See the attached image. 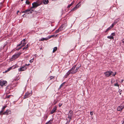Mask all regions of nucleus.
<instances>
[{
  "label": "nucleus",
  "instance_id": "obj_1",
  "mask_svg": "<svg viewBox=\"0 0 124 124\" xmlns=\"http://www.w3.org/2000/svg\"><path fill=\"white\" fill-rule=\"evenodd\" d=\"M33 11V10L32 9V8H31L30 9H27L25 11H23L22 13H25L27 14H30L32 13Z\"/></svg>",
  "mask_w": 124,
  "mask_h": 124
},
{
  "label": "nucleus",
  "instance_id": "obj_2",
  "mask_svg": "<svg viewBox=\"0 0 124 124\" xmlns=\"http://www.w3.org/2000/svg\"><path fill=\"white\" fill-rule=\"evenodd\" d=\"M21 54V53H19L17 54H15L13 55L11 57V60H13L17 58L18 57V56Z\"/></svg>",
  "mask_w": 124,
  "mask_h": 124
},
{
  "label": "nucleus",
  "instance_id": "obj_3",
  "mask_svg": "<svg viewBox=\"0 0 124 124\" xmlns=\"http://www.w3.org/2000/svg\"><path fill=\"white\" fill-rule=\"evenodd\" d=\"M7 84V82L5 81L0 80V85L1 86H6Z\"/></svg>",
  "mask_w": 124,
  "mask_h": 124
},
{
  "label": "nucleus",
  "instance_id": "obj_4",
  "mask_svg": "<svg viewBox=\"0 0 124 124\" xmlns=\"http://www.w3.org/2000/svg\"><path fill=\"white\" fill-rule=\"evenodd\" d=\"M113 73V72L111 71H108L104 73V74L106 77H108L111 74H112V73Z\"/></svg>",
  "mask_w": 124,
  "mask_h": 124
},
{
  "label": "nucleus",
  "instance_id": "obj_5",
  "mask_svg": "<svg viewBox=\"0 0 124 124\" xmlns=\"http://www.w3.org/2000/svg\"><path fill=\"white\" fill-rule=\"evenodd\" d=\"M73 114V112L71 110L70 111L69 113L68 114V118H70V121L71 120L72 117V115Z\"/></svg>",
  "mask_w": 124,
  "mask_h": 124
},
{
  "label": "nucleus",
  "instance_id": "obj_6",
  "mask_svg": "<svg viewBox=\"0 0 124 124\" xmlns=\"http://www.w3.org/2000/svg\"><path fill=\"white\" fill-rule=\"evenodd\" d=\"M26 40L25 39H23L21 42V43L20 44L18 45L17 46H20L21 44H22V46L20 48L22 47V46H24L26 44V43L25 42V41Z\"/></svg>",
  "mask_w": 124,
  "mask_h": 124
},
{
  "label": "nucleus",
  "instance_id": "obj_7",
  "mask_svg": "<svg viewBox=\"0 0 124 124\" xmlns=\"http://www.w3.org/2000/svg\"><path fill=\"white\" fill-rule=\"evenodd\" d=\"M66 26L67 25L66 24H64L62 25L59 28L60 29V31H61L62 30L64 29Z\"/></svg>",
  "mask_w": 124,
  "mask_h": 124
},
{
  "label": "nucleus",
  "instance_id": "obj_8",
  "mask_svg": "<svg viewBox=\"0 0 124 124\" xmlns=\"http://www.w3.org/2000/svg\"><path fill=\"white\" fill-rule=\"evenodd\" d=\"M32 6L31 7V8L33 9L39 6V4H38L36 2H34L32 4Z\"/></svg>",
  "mask_w": 124,
  "mask_h": 124
},
{
  "label": "nucleus",
  "instance_id": "obj_9",
  "mask_svg": "<svg viewBox=\"0 0 124 124\" xmlns=\"http://www.w3.org/2000/svg\"><path fill=\"white\" fill-rule=\"evenodd\" d=\"M115 35V33L113 32L111 33V35L110 36H107V38L109 39H112L113 40L114 39V37L113 36H114Z\"/></svg>",
  "mask_w": 124,
  "mask_h": 124
},
{
  "label": "nucleus",
  "instance_id": "obj_10",
  "mask_svg": "<svg viewBox=\"0 0 124 124\" xmlns=\"http://www.w3.org/2000/svg\"><path fill=\"white\" fill-rule=\"evenodd\" d=\"M124 105H121L120 106H118L117 108V110L119 111H121L123 108Z\"/></svg>",
  "mask_w": 124,
  "mask_h": 124
},
{
  "label": "nucleus",
  "instance_id": "obj_11",
  "mask_svg": "<svg viewBox=\"0 0 124 124\" xmlns=\"http://www.w3.org/2000/svg\"><path fill=\"white\" fill-rule=\"evenodd\" d=\"M80 3L79 2V3L77 4L73 8H72L71 10V11H74L75 10H76L78 8L79 6L80 5V4H79Z\"/></svg>",
  "mask_w": 124,
  "mask_h": 124
},
{
  "label": "nucleus",
  "instance_id": "obj_12",
  "mask_svg": "<svg viewBox=\"0 0 124 124\" xmlns=\"http://www.w3.org/2000/svg\"><path fill=\"white\" fill-rule=\"evenodd\" d=\"M27 69L26 68L25 66L19 69V71H22L26 70Z\"/></svg>",
  "mask_w": 124,
  "mask_h": 124
},
{
  "label": "nucleus",
  "instance_id": "obj_13",
  "mask_svg": "<svg viewBox=\"0 0 124 124\" xmlns=\"http://www.w3.org/2000/svg\"><path fill=\"white\" fill-rule=\"evenodd\" d=\"M72 72L73 71H71L70 70H69L67 73H66L65 76V78H67L69 75L71 73L73 74L74 73H72Z\"/></svg>",
  "mask_w": 124,
  "mask_h": 124
},
{
  "label": "nucleus",
  "instance_id": "obj_14",
  "mask_svg": "<svg viewBox=\"0 0 124 124\" xmlns=\"http://www.w3.org/2000/svg\"><path fill=\"white\" fill-rule=\"evenodd\" d=\"M11 112V111L9 110L8 109L3 114L4 115H8L9 114H10Z\"/></svg>",
  "mask_w": 124,
  "mask_h": 124
},
{
  "label": "nucleus",
  "instance_id": "obj_15",
  "mask_svg": "<svg viewBox=\"0 0 124 124\" xmlns=\"http://www.w3.org/2000/svg\"><path fill=\"white\" fill-rule=\"evenodd\" d=\"M57 107L56 106H54L51 112V114H52L55 112L57 109Z\"/></svg>",
  "mask_w": 124,
  "mask_h": 124
},
{
  "label": "nucleus",
  "instance_id": "obj_16",
  "mask_svg": "<svg viewBox=\"0 0 124 124\" xmlns=\"http://www.w3.org/2000/svg\"><path fill=\"white\" fill-rule=\"evenodd\" d=\"M81 66H80L79 67H77L76 68V70H75L73 71V72H72V73H73L75 74L78 71V70L79 69V68Z\"/></svg>",
  "mask_w": 124,
  "mask_h": 124
},
{
  "label": "nucleus",
  "instance_id": "obj_17",
  "mask_svg": "<svg viewBox=\"0 0 124 124\" xmlns=\"http://www.w3.org/2000/svg\"><path fill=\"white\" fill-rule=\"evenodd\" d=\"M76 65H75L70 70L71 71H73L75 70V69L76 68Z\"/></svg>",
  "mask_w": 124,
  "mask_h": 124
},
{
  "label": "nucleus",
  "instance_id": "obj_18",
  "mask_svg": "<svg viewBox=\"0 0 124 124\" xmlns=\"http://www.w3.org/2000/svg\"><path fill=\"white\" fill-rule=\"evenodd\" d=\"M35 2L38 4H39V6L41 5L42 3V1L40 0H38Z\"/></svg>",
  "mask_w": 124,
  "mask_h": 124
},
{
  "label": "nucleus",
  "instance_id": "obj_19",
  "mask_svg": "<svg viewBox=\"0 0 124 124\" xmlns=\"http://www.w3.org/2000/svg\"><path fill=\"white\" fill-rule=\"evenodd\" d=\"M53 122V120L51 119L49 120L48 122H47V124H51Z\"/></svg>",
  "mask_w": 124,
  "mask_h": 124
},
{
  "label": "nucleus",
  "instance_id": "obj_20",
  "mask_svg": "<svg viewBox=\"0 0 124 124\" xmlns=\"http://www.w3.org/2000/svg\"><path fill=\"white\" fill-rule=\"evenodd\" d=\"M57 47H54L53 48V53L55 52L57 50Z\"/></svg>",
  "mask_w": 124,
  "mask_h": 124
},
{
  "label": "nucleus",
  "instance_id": "obj_21",
  "mask_svg": "<svg viewBox=\"0 0 124 124\" xmlns=\"http://www.w3.org/2000/svg\"><path fill=\"white\" fill-rule=\"evenodd\" d=\"M65 82H64L60 86V87H59V89H60L61 88L63 85H64L65 84Z\"/></svg>",
  "mask_w": 124,
  "mask_h": 124
},
{
  "label": "nucleus",
  "instance_id": "obj_22",
  "mask_svg": "<svg viewBox=\"0 0 124 124\" xmlns=\"http://www.w3.org/2000/svg\"><path fill=\"white\" fill-rule=\"evenodd\" d=\"M25 94H26V95H27V96H28V97L29 96H31V94L28 92L26 93Z\"/></svg>",
  "mask_w": 124,
  "mask_h": 124
},
{
  "label": "nucleus",
  "instance_id": "obj_23",
  "mask_svg": "<svg viewBox=\"0 0 124 124\" xmlns=\"http://www.w3.org/2000/svg\"><path fill=\"white\" fill-rule=\"evenodd\" d=\"M42 3L44 4H46V0H43L42 1Z\"/></svg>",
  "mask_w": 124,
  "mask_h": 124
},
{
  "label": "nucleus",
  "instance_id": "obj_24",
  "mask_svg": "<svg viewBox=\"0 0 124 124\" xmlns=\"http://www.w3.org/2000/svg\"><path fill=\"white\" fill-rule=\"evenodd\" d=\"M60 31V29L59 28H58L57 30L56 31H55V33H57L58 32H59L60 31Z\"/></svg>",
  "mask_w": 124,
  "mask_h": 124
},
{
  "label": "nucleus",
  "instance_id": "obj_25",
  "mask_svg": "<svg viewBox=\"0 0 124 124\" xmlns=\"http://www.w3.org/2000/svg\"><path fill=\"white\" fill-rule=\"evenodd\" d=\"M74 2L73 1V2H72V3L71 4H70L68 5V7L69 8L72 5L74 4Z\"/></svg>",
  "mask_w": 124,
  "mask_h": 124
},
{
  "label": "nucleus",
  "instance_id": "obj_26",
  "mask_svg": "<svg viewBox=\"0 0 124 124\" xmlns=\"http://www.w3.org/2000/svg\"><path fill=\"white\" fill-rule=\"evenodd\" d=\"M12 69V67H10L7 70L5 71V72H6L9 71L10 70H11Z\"/></svg>",
  "mask_w": 124,
  "mask_h": 124
},
{
  "label": "nucleus",
  "instance_id": "obj_27",
  "mask_svg": "<svg viewBox=\"0 0 124 124\" xmlns=\"http://www.w3.org/2000/svg\"><path fill=\"white\" fill-rule=\"evenodd\" d=\"M112 28H111V27H109L108 28L107 30H106V31H105V32H107V31L110 30V29H111Z\"/></svg>",
  "mask_w": 124,
  "mask_h": 124
},
{
  "label": "nucleus",
  "instance_id": "obj_28",
  "mask_svg": "<svg viewBox=\"0 0 124 124\" xmlns=\"http://www.w3.org/2000/svg\"><path fill=\"white\" fill-rule=\"evenodd\" d=\"M46 40V38H43L41 39L40 40H39L40 41H42L44 40Z\"/></svg>",
  "mask_w": 124,
  "mask_h": 124
},
{
  "label": "nucleus",
  "instance_id": "obj_29",
  "mask_svg": "<svg viewBox=\"0 0 124 124\" xmlns=\"http://www.w3.org/2000/svg\"><path fill=\"white\" fill-rule=\"evenodd\" d=\"M51 38L52 37L54 38V37H56L57 36V35L55 36L54 35H51Z\"/></svg>",
  "mask_w": 124,
  "mask_h": 124
},
{
  "label": "nucleus",
  "instance_id": "obj_30",
  "mask_svg": "<svg viewBox=\"0 0 124 124\" xmlns=\"http://www.w3.org/2000/svg\"><path fill=\"white\" fill-rule=\"evenodd\" d=\"M114 85L115 86H117L118 87L119 86V85L117 83H116L114 84Z\"/></svg>",
  "mask_w": 124,
  "mask_h": 124
},
{
  "label": "nucleus",
  "instance_id": "obj_31",
  "mask_svg": "<svg viewBox=\"0 0 124 124\" xmlns=\"http://www.w3.org/2000/svg\"><path fill=\"white\" fill-rule=\"evenodd\" d=\"M116 72H115L114 73L113 72L112 73V74H111V75H112L113 76H114L116 74Z\"/></svg>",
  "mask_w": 124,
  "mask_h": 124
},
{
  "label": "nucleus",
  "instance_id": "obj_32",
  "mask_svg": "<svg viewBox=\"0 0 124 124\" xmlns=\"http://www.w3.org/2000/svg\"><path fill=\"white\" fill-rule=\"evenodd\" d=\"M33 60H34V58H33V59H31V60H30V61L29 62H30L31 63L33 62Z\"/></svg>",
  "mask_w": 124,
  "mask_h": 124
},
{
  "label": "nucleus",
  "instance_id": "obj_33",
  "mask_svg": "<svg viewBox=\"0 0 124 124\" xmlns=\"http://www.w3.org/2000/svg\"><path fill=\"white\" fill-rule=\"evenodd\" d=\"M28 97V96H27V95H26V94H25V95L24 96V99H25L26 98H27Z\"/></svg>",
  "mask_w": 124,
  "mask_h": 124
},
{
  "label": "nucleus",
  "instance_id": "obj_34",
  "mask_svg": "<svg viewBox=\"0 0 124 124\" xmlns=\"http://www.w3.org/2000/svg\"><path fill=\"white\" fill-rule=\"evenodd\" d=\"M28 97V96H27V95H26V94H25V95L24 96V99H25L26 98H27Z\"/></svg>",
  "mask_w": 124,
  "mask_h": 124
},
{
  "label": "nucleus",
  "instance_id": "obj_35",
  "mask_svg": "<svg viewBox=\"0 0 124 124\" xmlns=\"http://www.w3.org/2000/svg\"><path fill=\"white\" fill-rule=\"evenodd\" d=\"M25 2H26V4H29L30 3L29 2L28 0H26V1Z\"/></svg>",
  "mask_w": 124,
  "mask_h": 124
},
{
  "label": "nucleus",
  "instance_id": "obj_36",
  "mask_svg": "<svg viewBox=\"0 0 124 124\" xmlns=\"http://www.w3.org/2000/svg\"><path fill=\"white\" fill-rule=\"evenodd\" d=\"M49 78H50V80H51L52 79H53L54 78V77L52 76H51Z\"/></svg>",
  "mask_w": 124,
  "mask_h": 124
},
{
  "label": "nucleus",
  "instance_id": "obj_37",
  "mask_svg": "<svg viewBox=\"0 0 124 124\" xmlns=\"http://www.w3.org/2000/svg\"><path fill=\"white\" fill-rule=\"evenodd\" d=\"M62 103H60L59 104V107H61L62 105Z\"/></svg>",
  "mask_w": 124,
  "mask_h": 124
},
{
  "label": "nucleus",
  "instance_id": "obj_38",
  "mask_svg": "<svg viewBox=\"0 0 124 124\" xmlns=\"http://www.w3.org/2000/svg\"><path fill=\"white\" fill-rule=\"evenodd\" d=\"M51 36H48L47 37V40L48 39H50V38H51Z\"/></svg>",
  "mask_w": 124,
  "mask_h": 124
},
{
  "label": "nucleus",
  "instance_id": "obj_39",
  "mask_svg": "<svg viewBox=\"0 0 124 124\" xmlns=\"http://www.w3.org/2000/svg\"><path fill=\"white\" fill-rule=\"evenodd\" d=\"M7 107L6 106H4L3 108H2V110H3V109H5L6 107Z\"/></svg>",
  "mask_w": 124,
  "mask_h": 124
},
{
  "label": "nucleus",
  "instance_id": "obj_40",
  "mask_svg": "<svg viewBox=\"0 0 124 124\" xmlns=\"http://www.w3.org/2000/svg\"><path fill=\"white\" fill-rule=\"evenodd\" d=\"M115 25L113 23L112 25L110 26L111 28H112Z\"/></svg>",
  "mask_w": 124,
  "mask_h": 124
},
{
  "label": "nucleus",
  "instance_id": "obj_41",
  "mask_svg": "<svg viewBox=\"0 0 124 124\" xmlns=\"http://www.w3.org/2000/svg\"><path fill=\"white\" fill-rule=\"evenodd\" d=\"M28 47V46H27L26 47H25L24 48H23V50H24V49H27V48Z\"/></svg>",
  "mask_w": 124,
  "mask_h": 124
},
{
  "label": "nucleus",
  "instance_id": "obj_42",
  "mask_svg": "<svg viewBox=\"0 0 124 124\" xmlns=\"http://www.w3.org/2000/svg\"><path fill=\"white\" fill-rule=\"evenodd\" d=\"M52 1H55L57 0H51ZM49 2V1L48 0H47V4Z\"/></svg>",
  "mask_w": 124,
  "mask_h": 124
},
{
  "label": "nucleus",
  "instance_id": "obj_43",
  "mask_svg": "<svg viewBox=\"0 0 124 124\" xmlns=\"http://www.w3.org/2000/svg\"><path fill=\"white\" fill-rule=\"evenodd\" d=\"M90 114L91 115H93V112L91 111L90 112Z\"/></svg>",
  "mask_w": 124,
  "mask_h": 124
},
{
  "label": "nucleus",
  "instance_id": "obj_44",
  "mask_svg": "<svg viewBox=\"0 0 124 124\" xmlns=\"http://www.w3.org/2000/svg\"><path fill=\"white\" fill-rule=\"evenodd\" d=\"M117 23V22H116V21H115V22H114L113 23L114 25H115V24H116V23Z\"/></svg>",
  "mask_w": 124,
  "mask_h": 124
},
{
  "label": "nucleus",
  "instance_id": "obj_45",
  "mask_svg": "<svg viewBox=\"0 0 124 124\" xmlns=\"http://www.w3.org/2000/svg\"><path fill=\"white\" fill-rule=\"evenodd\" d=\"M3 111V110H2L0 112V115Z\"/></svg>",
  "mask_w": 124,
  "mask_h": 124
},
{
  "label": "nucleus",
  "instance_id": "obj_46",
  "mask_svg": "<svg viewBox=\"0 0 124 124\" xmlns=\"http://www.w3.org/2000/svg\"><path fill=\"white\" fill-rule=\"evenodd\" d=\"M122 42L124 44V38L122 40Z\"/></svg>",
  "mask_w": 124,
  "mask_h": 124
},
{
  "label": "nucleus",
  "instance_id": "obj_47",
  "mask_svg": "<svg viewBox=\"0 0 124 124\" xmlns=\"http://www.w3.org/2000/svg\"><path fill=\"white\" fill-rule=\"evenodd\" d=\"M19 12V11H17V14H18V12Z\"/></svg>",
  "mask_w": 124,
  "mask_h": 124
},
{
  "label": "nucleus",
  "instance_id": "obj_48",
  "mask_svg": "<svg viewBox=\"0 0 124 124\" xmlns=\"http://www.w3.org/2000/svg\"><path fill=\"white\" fill-rule=\"evenodd\" d=\"M26 46H28V47L29 46V44H27V45Z\"/></svg>",
  "mask_w": 124,
  "mask_h": 124
},
{
  "label": "nucleus",
  "instance_id": "obj_49",
  "mask_svg": "<svg viewBox=\"0 0 124 124\" xmlns=\"http://www.w3.org/2000/svg\"><path fill=\"white\" fill-rule=\"evenodd\" d=\"M122 124H124V120L123 121Z\"/></svg>",
  "mask_w": 124,
  "mask_h": 124
},
{
  "label": "nucleus",
  "instance_id": "obj_50",
  "mask_svg": "<svg viewBox=\"0 0 124 124\" xmlns=\"http://www.w3.org/2000/svg\"><path fill=\"white\" fill-rule=\"evenodd\" d=\"M30 65L29 64H28V65L27 64H25V65H26V66H27V65Z\"/></svg>",
  "mask_w": 124,
  "mask_h": 124
},
{
  "label": "nucleus",
  "instance_id": "obj_51",
  "mask_svg": "<svg viewBox=\"0 0 124 124\" xmlns=\"http://www.w3.org/2000/svg\"><path fill=\"white\" fill-rule=\"evenodd\" d=\"M10 96H9V95L8 96V97H7L8 98L9 97H10Z\"/></svg>",
  "mask_w": 124,
  "mask_h": 124
},
{
  "label": "nucleus",
  "instance_id": "obj_52",
  "mask_svg": "<svg viewBox=\"0 0 124 124\" xmlns=\"http://www.w3.org/2000/svg\"><path fill=\"white\" fill-rule=\"evenodd\" d=\"M124 80H122V82H123V81Z\"/></svg>",
  "mask_w": 124,
  "mask_h": 124
},
{
  "label": "nucleus",
  "instance_id": "obj_53",
  "mask_svg": "<svg viewBox=\"0 0 124 124\" xmlns=\"http://www.w3.org/2000/svg\"><path fill=\"white\" fill-rule=\"evenodd\" d=\"M23 0H21V1H23Z\"/></svg>",
  "mask_w": 124,
  "mask_h": 124
}]
</instances>
